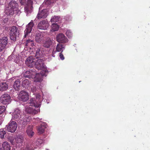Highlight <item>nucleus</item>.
Returning <instances> with one entry per match:
<instances>
[{"instance_id":"1","label":"nucleus","mask_w":150,"mask_h":150,"mask_svg":"<svg viewBox=\"0 0 150 150\" xmlns=\"http://www.w3.org/2000/svg\"><path fill=\"white\" fill-rule=\"evenodd\" d=\"M29 103L30 106H33V107H30L26 108L25 111L27 113L35 115L40 112L39 109H36L39 108L41 105L39 101H37L34 98H32L30 100Z\"/></svg>"},{"instance_id":"2","label":"nucleus","mask_w":150,"mask_h":150,"mask_svg":"<svg viewBox=\"0 0 150 150\" xmlns=\"http://www.w3.org/2000/svg\"><path fill=\"white\" fill-rule=\"evenodd\" d=\"M18 5L16 1H12L9 3L8 6L5 11L6 14L9 16H12L15 12L17 14L20 10L18 8Z\"/></svg>"},{"instance_id":"3","label":"nucleus","mask_w":150,"mask_h":150,"mask_svg":"<svg viewBox=\"0 0 150 150\" xmlns=\"http://www.w3.org/2000/svg\"><path fill=\"white\" fill-rule=\"evenodd\" d=\"M44 61L42 59H39L37 60H35L34 66L35 68L38 70H42L40 74L42 76H46V73L48 71L44 64Z\"/></svg>"},{"instance_id":"4","label":"nucleus","mask_w":150,"mask_h":150,"mask_svg":"<svg viewBox=\"0 0 150 150\" xmlns=\"http://www.w3.org/2000/svg\"><path fill=\"white\" fill-rule=\"evenodd\" d=\"M17 127L16 122L14 121H10L6 126V129L8 132L13 133L15 131Z\"/></svg>"},{"instance_id":"5","label":"nucleus","mask_w":150,"mask_h":150,"mask_svg":"<svg viewBox=\"0 0 150 150\" xmlns=\"http://www.w3.org/2000/svg\"><path fill=\"white\" fill-rule=\"evenodd\" d=\"M33 3L31 0H27L24 7L25 11L27 14L30 13L32 11Z\"/></svg>"},{"instance_id":"6","label":"nucleus","mask_w":150,"mask_h":150,"mask_svg":"<svg viewBox=\"0 0 150 150\" xmlns=\"http://www.w3.org/2000/svg\"><path fill=\"white\" fill-rule=\"evenodd\" d=\"M49 26L47 19L42 20L40 21L38 25V28L39 29L46 30Z\"/></svg>"},{"instance_id":"7","label":"nucleus","mask_w":150,"mask_h":150,"mask_svg":"<svg viewBox=\"0 0 150 150\" xmlns=\"http://www.w3.org/2000/svg\"><path fill=\"white\" fill-rule=\"evenodd\" d=\"M8 38L4 37L0 39V52L4 49L8 43Z\"/></svg>"},{"instance_id":"8","label":"nucleus","mask_w":150,"mask_h":150,"mask_svg":"<svg viewBox=\"0 0 150 150\" xmlns=\"http://www.w3.org/2000/svg\"><path fill=\"white\" fill-rule=\"evenodd\" d=\"M0 101L3 104H8L11 102V97L9 95L4 94L1 96Z\"/></svg>"},{"instance_id":"9","label":"nucleus","mask_w":150,"mask_h":150,"mask_svg":"<svg viewBox=\"0 0 150 150\" xmlns=\"http://www.w3.org/2000/svg\"><path fill=\"white\" fill-rule=\"evenodd\" d=\"M57 40L59 43H65L68 42L67 38L62 33H59L57 36Z\"/></svg>"},{"instance_id":"10","label":"nucleus","mask_w":150,"mask_h":150,"mask_svg":"<svg viewBox=\"0 0 150 150\" xmlns=\"http://www.w3.org/2000/svg\"><path fill=\"white\" fill-rule=\"evenodd\" d=\"M19 96L20 99L23 101H26L29 99L28 93L25 91H21L20 92Z\"/></svg>"},{"instance_id":"11","label":"nucleus","mask_w":150,"mask_h":150,"mask_svg":"<svg viewBox=\"0 0 150 150\" xmlns=\"http://www.w3.org/2000/svg\"><path fill=\"white\" fill-rule=\"evenodd\" d=\"M33 56H30L28 58L25 62L26 64L30 67H33L34 66L35 60Z\"/></svg>"},{"instance_id":"12","label":"nucleus","mask_w":150,"mask_h":150,"mask_svg":"<svg viewBox=\"0 0 150 150\" xmlns=\"http://www.w3.org/2000/svg\"><path fill=\"white\" fill-rule=\"evenodd\" d=\"M34 25L33 21H31L27 25L26 28L24 31L25 35L24 37L25 38H26L28 36V34L31 33Z\"/></svg>"},{"instance_id":"13","label":"nucleus","mask_w":150,"mask_h":150,"mask_svg":"<svg viewBox=\"0 0 150 150\" xmlns=\"http://www.w3.org/2000/svg\"><path fill=\"white\" fill-rule=\"evenodd\" d=\"M47 16V11L46 9H44L41 11H39L37 18L38 19H41L42 18L44 19L46 18Z\"/></svg>"},{"instance_id":"14","label":"nucleus","mask_w":150,"mask_h":150,"mask_svg":"<svg viewBox=\"0 0 150 150\" xmlns=\"http://www.w3.org/2000/svg\"><path fill=\"white\" fill-rule=\"evenodd\" d=\"M13 117L15 119L18 120L19 119H21V120H22L21 117L22 115L23 116L24 115H22V113L21 112V111L19 110L18 109H16L14 112L13 113Z\"/></svg>"},{"instance_id":"15","label":"nucleus","mask_w":150,"mask_h":150,"mask_svg":"<svg viewBox=\"0 0 150 150\" xmlns=\"http://www.w3.org/2000/svg\"><path fill=\"white\" fill-rule=\"evenodd\" d=\"M47 125L45 123L43 122L40 125L37 127V130L38 133L39 134L43 133L45 130V129L46 128Z\"/></svg>"},{"instance_id":"16","label":"nucleus","mask_w":150,"mask_h":150,"mask_svg":"<svg viewBox=\"0 0 150 150\" xmlns=\"http://www.w3.org/2000/svg\"><path fill=\"white\" fill-rule=\"evenodd\" d=\"M33 126L32 125H29L27 128L26 133L30 137H32L34 135V132L33 131Z\"/></svg>"},{"instance_id":"17","label":"nucleus","mask_w":150,"mask_h":150,"mask_svg":"<svg viewBox=\"0 0 150 150\" xmlns=\"http://www.w3.org/2000/svg\"><path fill=\"white\" fill-rule=\"evenodd\" d=\"M35 73L32 70L26 71L24 74V76L26 77L33 78L34 77Z\"/></svg>"},{"instance_id":"18","label":"nucleus","mask_w":150,"mask_h":150,"mask_svg":"<svg viewBox=\"0 0 150 150\" xmlns=\"http://www.w3.org/2000/svg\"><path fill=\"white\" fill-rule=\"evenodd\" d=\"M17 142V146L18 147H21L23 144L24 141L23 137L22 136H18L16 137Z\"/></svg>"},{"instance_id":"19","label":"nucleus","mask_w":150,"mask_h":150,"mask_svg":"<svg viewBox=\"0 0 150 150\" xmlns=\"http://www.w3.org/2000/svg\"><path fill=\"white\" fill-rule=\"evenodd\" d=\"M44 49L40 47L37 49L36 51L35 56L37 58H39L40 56H42L44 54Z\"/></svg>"},{"instance_id":"20","label":"nucleus","mask_w":150,"mask_h":150,"mask_svg":"<svg viewBox=\"0 0 150 150\" xmlns=\"http://www.w3.org/2000/svg\"><path fill=\"white\" fill-rule=\"evenodd\" d=\"M13 87L14 88L16 91H18L21 87V81L20 80L18 79L16 80L13 84Z\"/></svg>"},{"instance_id":"21","label":"nucleus","mask_w":150,"mask_h":150,"mask_svg":"<svg viewBox=\"0 0 150 150\" xmlns=\"http://www.w3.org/2000/svg\"><path fill=\"white\" fill-rule=\"evenodd\" d=\"M8 88V86L6 82H1L0 83V91H4Z\"/></svg>"},{"instance_id":"22","label":"nucleus","mask_w":150,"mask_h":150,"mask_svg":"<svg viewBox=\"0 0 150 150\" xmlns=\"http://www.w3.org/2000/svg\"><path fill=\"white\" fill-rule=\"evenodd\" d=\"M65 45L60 43H59L56 47V50L57 52H62L65 49Z\"/></svg>"},{"instance_id":"23","label":"nucleus","mask_w":150,"mask_h":150,"mask_svg":"<svg viewBox=\"0 0 150 150\" xmlns=\"http://www.w3.org/2000/svg\"><path fill=\"white\" fill-rule=\"evenodd\" d=\"M10 33L19 35L18 28L16 26H13L10 28Z\"/></svg>"},{"instance_id":"24","label":"nucleus","mask_w":150,"mask_h":150,"mask_svg":"<svg viewBox=\"0 0 150 150\" xmlns=\"http://www.w3.org/2000/svg\"><path fill=\"white\" fill-rule=\"evenodd\" d=\"M9 141L11 144L16 147L17 146V142L16 138L13 137H9L8 138Z\"/></svg>"},{"instance_id":"25","label":"nucleus","mask_w":150,"mask_h":150,"mask_svg":"<svg viewBox=\"0 0 150 150\" xmlns=\"http://www.w3.org/2000/svg\"><path fill=\"white\" fill-rule=\"evenodd\" d=\"M52 44V41L50 39L45 41L43 43V46L46 48H49Z\"/></svg>"},{"instance_id":"26","label":"nucleus","mask_w":150,"mask_h":150,"mask_svg":"<svg viewBox=\"0 0 150 150\" xmlns=\"http://www.w3.org/2000/svg\"><path fill=\"white\" fill-rule=\"evenodd\" d=\"M42 36H41V34L40 33H36V34L35 39L36 41L37 42H41L42 39Z\"/></svg>"},{"instance_id":"27","label":"nucleus","mask_w":150,"mask_h":150,"mask_svg":"<svg viewBox=\"0 0 150 150\" xmlns=\"http://www.w3.org/2000/svg\"><path fill=\"white\" fill-rule=\"evenodd\" d=\"M3 150H10L11 146L9 143L7 142H4L2 144Z\"/></svg>"},{"instance_id":"28","label":"nucleus","mask_w":150,"mask_h":150,"mask_svg":"<svg viewBox=\"0 0 150 150\" xmlns=\"http://www.w3.org/2000/svg\"><path fill=\"white\" fill-rule=\"evenodd\" d=\"M30 83L29 81L27 79H25L22 81V86L25 88H28L29 86Z\"/></svg>"},{"instance_id":"29","label":"nucleus","mask_w":150,"mask_h":150,"mask_svg":"<svg viewBox=\"0 0 150 150\" xmlns=\"http://www.w3.org/2000/svg\"><path fill=\"white\" fill-rule=\"evenodd\" d=\"M34 45V43L33 40H27L26 44V46H28L31 49Z\"/></svg>"},{"instance_id":"30","label":"nucleus","mask_w":150,"mask_h":150,"mask_svg":"<svg viewBox=\"0 0 150 150\" xmlns=\"http://www.w3.org/2000/svg\"><path fill=\"white\" fill-rule=\"evenodd\" d=\"M51 27L52 30L53 31L57 30L59 28L58 25L57 24L55 23H53L52 24Z\"/></svg>"},{"instance_id":"31","label":"nucleus","mask_w":150,"mask_h":150,"mask_svg":"<svg viewBox=\"0 0 150 150\" xmlns=\"http://www.w3.org/2000/svg\"><path fill=\"white\" fill-rule=\"evenodd\" d=\"M6 134V132L3 129H1L0 130V137L1 139L4 138V135Z\"/></svg>"},{"instance_id":"32","label":"nucleus","mask_w":150,"mask_h":150,"mask_svg":"<svg viewBox=\"0 0 150 150\" xmlns=\"http://www.w3.org/2000/svg\"><path fill=\"white\" fill-rule=\"evenodd\" d=\"M59 19V18L58 16H54L51 20V21L52 22H56L58 21Z\"/></svg>"},{"instance_id":"33","label":"nucleus","mask_w":150,"mask_h":150,"mask_svg":"<svg viewBox=\"0 0 150 150\" xmlns=\"http://www.w3.org/2000/svg\"><path fill=\"white\" fill-rule=\"evenodd\" d=\"M6 110V107L4 106H0V115L4 113Z\"/></svg>"},{"instance_id":"34","label":"nucleus","mask_w":150,"mask_h":150,"mask_svg":"<svg viewBox=\"0 0 150 150\" xmlns=\"http://www.w3.org/2000/svg\"><path fill=\"white\" fill-rule=\"evenodd\" d=\"M55 1V0H45V3L47 5H51Z\"/></svg>"},{"instance_id":"35","label":"nucleus","mask_w":150,"mask_h":150,"mask_svg":"<svg viewBox=\"0 0 150 150\" xmlns=\"http://www.w3.org/2000/svg\"><path fill=\"white\" fill-rule=\"evenodd\" d=\"M17 35L15 34L10 33V39L13 41L15 40L16 39V36Z\"/></svg>"},{"instance_id":"36","label":"nucleus","mask_w":150,"mask_h":150,"mask_svg":"<svg viewBox=\"0 0 150 150\" xmlns=\"http://www.w3.org/2000/svg\"><path fill=\"white\" fill-rule=\"evenodd\" d=\"M33 147L31 146V145L28 144L26 146L24 150H33Z\"/></svg>"},{"instance_id":"37","label":"nucleus","mask_w":150,"mask_h":150,"mask_svg":"<svg viewBox=\"0 0 150 150\" xmlns=\"http://www.w3.org/2000/svg\"><path fill=\"white\" fill-rule=\"evenodd\" d=\"M31 90L32 92H35L36 90V88L35 86H32L31 87Z\"/></svg>"},{"instance_id":"38","label":"nucleus","mask_w":150,"mask_h":150,"mask_svg":"<svg viewBox=\"0 0 150 150\" xmlns=\"http://www.w3.org/2000/svg\"><path fill=\"white\" fill-rule=\"evenodd\" d=\"M59 57L62 60H63L64 59V57L62 52H61L59 53Z\"/></svg>"},{"instance_id":"39","label":"nucleus","mask_w":150,"mask_h":150,"mask_svg":"<svg viewBox=\"0 0 150 150\" xmlns=\"http://www.w3.org/2000/svg\"><path fill=\"white\" fill-rule=\"evenodd\" d=\"M19 1L22 5H25L26 4V0H19Z\"/></svg>"},{"instance_id":"40","label":"nucleus","mask_w":150,"mask_h":150,"mask_svg":"<svg viewBox=\"0 0 150 150\" xmlns=\"http://www.w3.org/2000/svg\"><path fill=\"white\" fill-rule=\"evenodd\" d=\"M56 52L57 51H54V50H53L52 52V57H55V55H54V54H55Z\"/></svg>"},{"instance_id":"41","label":"nucleus","mask_w":150,"mask_h":150,"mask_svg":"<svg viewBox=\"0 0 150 150\" xmlns=\"http://www.w3.org/2000/svg\"><path fill=\"white\" fill-rule=\"evenodd\" d=\"M69 33V31H67L66 32V34L67 35V36H68V37H69V36H68V35Z\"/></svg>"},{"instance_id":"42","label":"nucleus","mask_w":150,"mask_h":150,"mask_svg":"<svg viewBox=\"0 0 150 150\" xmlns=\"http://www.w3.org/2000/svg\"><path fill=\"white\" fill-rule=\"evenodd\" d=\"M2 121H0V125L2 123Z\"/></svg>"},{"instance_id":"43","label":"nucleus","mask_w":150,"mask_h":150,"mask_svg":"<svg viewBox=\"0 0 150 150\" xmlns=\"http://www.w3.org/2000/svg\"><path fill=\"white\" fill-rule=\"evenodd\" d=\"M41 141V140H39V139L38 140H37V142H40V141Z\"/></svg>"}]
</instances>
